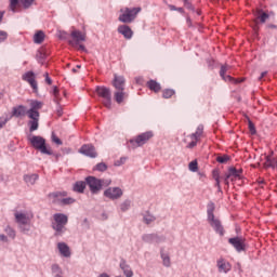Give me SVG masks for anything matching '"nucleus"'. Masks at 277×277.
Here are the masks:
<instances>
[{
	"label": "nucleus",
	"mask_w": 277,
	"mask_h": 277,
	"mask_svg": "<svg viewBox=\"0 0 277 277\" xmlns=\"http://www.w3.org/2000/svg\"><path fill=\"white\" fill-rule=\"evenodd\" d=\"M42 102L38 101H31L30 102V109L27 111L28 118H30L29 124V131H38L39 122H40V113L38 109H42Z\"/></svg>",
	"instance_id": "f257e3e1"
},
{
	"label": "nucleus",
	"mask_w": 277,
	"mask_h": 277,
	"mask_svg": "<svg viewBox=\"0 0 277 277\" xmlns=\"http://www.w3.org/2000/svg\"><path fill=\"white\" fill-rule=\"evenodd\" d=\"M70 40L68 44L74 49H78L79 51H85V45L82 42H85L87 35L78 29H72L70 32Z\"/></svg>",
	"instance_id": "f03ea898"
},
{
	"label": "nucleus",
	"mask_w": 277,
	"mask_h": 277,
	"mask_svg": "<svg viewBox=\"0 0 277 277\" xmlns=\"http://www.w3.org/2000/svg\"><path fill=\"white\" fill-rule=\"evenodd\" d=\"M142 12V8L137 6V8H122L120 9V15L118 17V21L120 23H133V21H135V18H137V14Z\"/></svg>",
	"instance_id": "7ed1b4c3"
},
{
	"label": "nucleus",
	"mask_w": 277,
	"mask_h": 277,
	"mask_svg": "<svg viewBox=\"0 0 277 277\" xmlns=\"http://www.w3.org/2000/svg\"><path fill=\"white\" fill-rule=\"evenodd\" d=\"M85 181L92 194H98L103 187H109L111 185V180H98L94 176H89Z\"/></svg>",
	"instance_id": "20e7f679"
},
{
	"label": "nucleus",
	"mask_w": 277,
	"mask_h": 277,
	"mask_svg": "<svg viewBox=\"0 0 277 277\" xmlns=\"http://www.w3.org/2000/svg\"><path fill=\"white\" fill-rule=\"evenodd\" d=\"M215 211V203H209L208 205V222L210 226L215 230V233H219V235H224V227L222 226V222H220L217 219H215V214L213 212Z\"/></svg>",
	"instance_id": "39448f33"
},
{
	"label": "nucleus",
	"mask_w": 277,
	"mask_h": 277,
	"mask_svg": "<svg viewBox=\"0 0 277 277\" xmlns=\"http://www.w3.org/2000/svg\"><path fill=\"white\" fill-rule=\"evenodd\" d=\"M29 142L32 147L36 148V150H40L42 155H53V150L51 148L47 147V141L42 136H30Z\"/></svg>",
	"instance_id": "423d86ee"
},
{
	"label": "nucleus",
	"mask_w": 277,
	"mask_h": 277,
	"mask_svg": "<svg viewBox=\"0 0 277 277\" xmlns=\"http://www.w3.org/2000/svg\"><path fill=\"white\" fill-rule=\"evenodd\" d=\"M53 220L52 228L56 232L55 235H62L68 224V216L63 213H56L53 215Z\"/></svg>",
	"instance_id": "0eeeda50"
},
{
	"label": "nucleus",
	"mask_w": 277,
	"mask_h": 277,
	"mask_svg": "<svg viewBox=\"0 0 277 277\" xmlns=\"http://www.w3.org/2000/svg\"><path fill=\"white\" fill-rule=\"evenodd\" d=\"M203 133H205V127L198 126L195 133H193L184 138L186 148H196V146L198 145V142H200V138L202 137Z\"/></svg>",
	"instance_id": "6e6552de"
},
{
	"label": "nucleus",
	"mask_w": 277,
	"mask_h": 277,
	"mask_svg": "<svg viewBox=\"0 0 277 277\" xmlns=\"http://www.w3.org/2000/svg\"><path fill=\"white\" fill-rule=\"evenodd\" d=\"M153 137H155L153 131L141 133L135 138L130 140V148H140V146L148 144Z\"/></svg>",
	"instance_id": "1a4fd4ad"
},
{
	"label": "nucleus",
	"mask_w": 277,
	"mask_h": 277,
	"mask_svg": "<svg viewBox=\"0 0 277 277\" xmlns=\"http://www.w3.org/2000/svg\"><path fill=\"white\" fill-rule=\"evenodd\" d=\"M95 92L102 98L104 107L111 109V90L107 87H96Z\"/></svg>",
	"instance_id": "9d476101"
},
{
	"label": "nucleus",
	"mask_w": 277,
	"mask_h": 277,
	"mask_svg": "<svg viewBox=\"0 0 277 277\" xmlns=\"http://www.w3.org/2000/svg\"><path fill=\"white\" fill-rule=\"evenodd\" d=\"M36 0H10V10L14 13L21 12V8H24V10H28V8H31L34 5V2Z\"/></svg>",
	"instance_id": "9b49d317"
},
{
	"label": "nucleus",
	"mask_w": 277,
	"mask_h": 277,
	"mask_svg": "<svg viewBox=\"0 0 277 277\" xmlns=\"http://www.w3.org/2000/svg\"><path fill=\"white\" fill-rule=\"evenodd\" d=\"M228 243L235 248L236 252H246V238L239 236L229 238Z\"/></svg>",
	"instance_id": "f8f14e48"
},
{
	"label": "nucleus",
	"mask_w": 277,
	"mask_h": 277,
	"mask_svg": "<svg viewBox=\"0 0 277 277\" xmlns=\"http://www.w3.org/2000/svg\"><path fill=\"white\" fill-rule=\"evenodd\" d=\"M23 81L29 83L30 88H32V92L38 94V81L36 80V74L34 71H28L22 76Z\"/></svg>",
	"instance_id": "ddd939ff"
},
{
	"label": "nucleus",
	"mask_w": 277,
	"mask_h": 277,
	"mask_svg": "<svg viewBox=\"0 0 277 277\" xmlns=\"http://www.w3.org/2000/svg\"><path fill=\"white\" fill-rule=\"evenodd\" d=\"M122 188L120 187H109L104 192L105 198L109 200H118L122 198Z\"/></svg>",
	"instance_id": "4468645a"
},
{
	"label": "nucleus",
	"mask_w": 277,
	"mask_h": 277,
	"mask_svg": "<svg viewBox=\"0 0 277 277\" xmlns=\"http://www.w3.org/2000/svg\"><path fill=\"white\" fill-rule=\"evenodd\" d=\"M79 153L81 155H85V157H91V159H95L97 157L96 149L94 148V145H82L79 149Z\"/></svg>",
	"instance_id": "2eb2a0df"
},
{
	"label": "nucleus",
	"mask_w": 277,
	"mask_h": 277,
	"mask_svg": "<svg viewBox=\"0 0 277 277\" xmlns=\"http://www.w3.org/2000/svg\"><path fill=\"white\" fill-rule=\"evenodd\" d=\"M31 217H34V215L29 216V214L27 213H22V212L15 213V222L19 224V226H27V224L31 222Z\"/></svg>",
	"instance_id": "dca6fc26"
},
{
	"label": "nucleus",
	"mask_w": 277,
	"mask_h": 277,
	"mask_svg": "<svg viewBox=\"0 0 277 277\" xmlns=\"http://www.w3.org/2000/svg\"><path fill=\"white\" fill-rule=\"evenodd\" d=\"M127 85V80L124 79L123 76H118V75H114V80H113V87L115 88V91L118 90H124Z\"/></svg>",
	"instance_id": "f3484780"
},
{
	"label": "nucleus",
	"mask_w": 277,
	"mask_h": 277,
	"mask_svg": "<svg viewBox=\"0 0 277 277\" xmlns=\"http://www.w3.org/2000/svg\"><path fill=\"white\" fill-rule=\"evenodd\" d=\"M216 266L220 272V274H228L230 269H233V266L228 263V261L224 259H219L216 261Z\"/></svg>",
	"instance_id": "a211bd4d"
},
{
	"label": "nucleus",
	"mask_w": 277,
	"mask_h": 277,
	"mask_svg": "<svg viewBox=\"0 0 277 277\" xmlns=\"http://www.w3.org/2000/svg\"><path fill=\"white\" fill-rule=\"evenodd\" d=\"M118 34H121L126 40H131V38H133V30L128 25H120L118 27Z\"/></svg>",
	"instance_id": "6ab92c4d"
},
{
	"label": "nucleus",
	"mask_w": 277,
	"mask_h": 277,
	"mask_svg": "<svg viewBox=\"0 0 277 277\" xmlns=\"http://www.w3.org/2000/svg\"><path fill=\"white\" fill-rule=\"evenodd\" d=\"M57 249L62 256H64L65 259H70L72 253L70 252V247H68V245H66V242H58Z\"/></svg>",
	"instance_id": "aec40b11"
},
{
	"label": "nucleus",
	"mask_w": 277,
	"mask_h": 277,
	"mask_svg": "<svg viewBox=\"0 0 277 277\" xmlns=\"http://www.w3.org/2000/svg\"><path fill=\"white\" fill-rule=\"evenodd\" d=\"M114 98L118 105H121V103H124V101L129 98V93H127L124 90H117L114 92Z\"/></svg>",
	"instance_id": "412c9836"
},
{
	"label": "nucleus",
	"mask_w": 277,
	"mask_h": 277,
	"mask_svg": "<svg viewBox=\"0 0 277 277\" xmlns=\"http://www.w3.org/2000/svg\"><path fill=\"white\" fill-rule=\"evenodd\" d=\"M66 196H68V193L66 192H56V193H51L49 195V197L53 199V202L55 205H62V200H64Z\"/></svg>",
	"instance_id": "4be33fe9"
},
{
	"label": "nucleus",
	"mask_w": 277,
	"mask_h": 277,
	"mask_svg": "<svg viewBox=\"0 0 277 277\" xmlns=\"http://www.w3.org/2000/svg\"><path fill=\"white\" fill-rule=\"evenodd\" d=\"M242 172L243 171L241 169L237 170L235 167H230L226 175L229 181H237V179H241Z\"/></svg>",
	"instance_id": "5701e85b"
},
{
	"label": "nucleus",
	"mask_w": 277,
	"mask_h": 277,
	"mask_svg": "<svg viewBox=\"0 0 277 277\" xmlns=\"http://www.w3.org/2000/svg\"><path fill=\"white\" fill-rule=\"evenodd\" d=\"M27 107H25L24 105H19L16 107H13L12 110V116L14 118H23V116H27Z\"/></svg>",
	"instance_id": "b1692460"
},
{
	"label": "nucleus",
	"mask_w": 277,
	"mask_h": 277,
	"mask_svg": "<svg viewBox=\"0 0 277 277\" xmlns=\"http://www.w3.org/2000/svg\"><path fill=\"white\" fill-rule=\"evenodd\" d=\"M120 268L122 269L124 276L133 277V271L131 269V266L129 264H127L126 260H121Z\"/></svg>",
	"instance_id": "393cba45"
},
{
	"label": "nucleus",
	"mask_w": 277,
	"mask_h": 277,
	"mask_svg": "<svg viewBox=\"0 0 277 277\" xmlns=\"http://www.w3.org/2000/svg\"><path fill=\"white\" fill-rule=\"evenodd\" d=\"M229 68H230V66H228V65H222L221 66L220 76L222 77V79L224 81H233V77L226 76V74L228 72Z\"/></svg>",
	"instance_id": "a878e982"
},
{
	"label": "nucleus",
	"mask_w": 277,
	"mask_h": 277,
	"mask_svg": "<svg viewBox=\"0 0 277 277\" xmlns=\"http://www.w3.org/2000/svg\"><path fill=\"white\" fill-rule=\"evenodd\" d=\"M147 88H149V90H151V92H161V84H159V82L155 81V80H149L147 82Z\"/></svg>",
	"instance_id": "bb28decb"
},
{
	"label": "nucleus",
	"mask_w": 277,
	"mask_h": 277,
	"mask_svg": "<svg viewBox=\"0 0 277 277\" xmlns=\"http://www.w3.org/2000/svg\"><path fill=\"white\" fill-rule=\"evenodd\" d=\"M39 176L36 173L24 175V181L27 185H36V181H38Z\"/></svg>",
	"instance_id": "cd10ccee"
},
{
	"label": "nucleus",
	"mask_w": 277,
	"mask_h": 277,
	"mask_svg": "<svg viewBox=\"0 0 277 277\" xmlns=\"http://www.w3.org/2000/svg\"><path fill=\"white\" fill-rule=\"evenodd\" d=\"M34 42L35 44H42V42H44V31H37L34 36Z\"/></svg>",
	"instance_id": "c85d7f7f"
},
{
	"label": "nucleus",
	"mask_w": 277,
	"mask_h": 277,
	"mask_svg": "<svg viewBox=\"0 0 277 277\" xmlns=\"http://www.w3.org/2000/svg\"><path fill=\"white\" fill-rule=\"evenodd\" d=\"M53 101L54 103H58L62 101V95H60V89L57 87L52 88Z\"/></svg>",
	"instance_id": "c756f323"
},
{
	"label": "nucleus",
	"mask_w": 277,
	"mask_h": 277,
	"mask_svg": "<svg viewBox=\"0 0 277 277\" xmlns=\"http://www.w3.org/2000/svg\"><path fill=\"white\" fill-rule=\"evenodd\" d=\"M85 189V182H76L74 185V192H78V194H83Z\"/></svg>",
	"instance_id": "7c9ffc66"
},
{
	"label": "nucleus",
	"mask_w": 277,
	"mask_h": 277,
	"mask_svg": "<svg viewBox=\"0 0 277 277\" xmlns=\"http://www.w3.org/2000/svg\"><path fill=\"white\" fill-rule=\"evenodd\" d=\"M176 92L172 89H166L162 91V98H172Z\"/></svg>",
	"instance_id": "2f4dec72"
},
{
	"label": "nucleus",
	"mask_w": 277,
	"mask_h": 277,
	"mask_svg": "<svg viewBox=\"0 0 277 277\" xmlns=\"http://www.w3.org/2000/svg\"><path fill=\"white\" fill-rule=\"evenodd\" d=\"M75 198L72 197H64L61 199V207H66L67 205H74Z\"/></svg>",
	"instance_id": "473e14b6"
},
{
	"label": "nucleus",
	"mask_w": 277,
	"mask_h": 277,
	"mask_svg": "<svg viewBox=\"0 0 277 277\" xmlns=\"http://www.w3.org/2000/svg\"><path fill=\"white\" fill-rule=\"evenodd\" d=\"M258 18H260L261 23H265L267 18H269V15L263 11H258Z\"/></svg>",
	"instance_id": "72a5a7b5"
},
{
	"label": "nucleus",
	"mask_w": 277,
	"mask_h": 277,
	"mask_svg": "<svg viewBox=\"0 0 277 277\" xmlns=\"http://www.w3.org/2000/svg\"><path fill=\"white\" fill-rule=\"evenodd\" d=\"M161 259L164 267H170L171 265L170 256L168 254L161 253Z\"/></svg>",
	"instance_id": "f704fd0d"
},
{
	"label": "nucleus",
	"mask_w": 277,
	"mask_h": 277,
	"mask_svg": "<svg viewBox=\"0 0 277 277\" xmlns=\"http://www.w3.org/2000/svg\"><path fill=\"white\" fill-rule=\"evenodd\" d=\"M5 233L11 239H16V232L12 227L8 226Z\"/></svg>",
	"instance_id": "c9c22d12"
},
{
	"label": "nucleus",
	"mask_w": 277,
	"mask_h": 277,
	"mask_svg": "<svg viewBox=\"0 0 277 277\" xmlns=\"http://www.w3.org/2000/svg\"><path fill=\"white\" fill-rule=\"evenodd\" d=\"M188 168L190 172H198V161L193 160L192 162H189Z\"/></svg>",
	"instance_id": "e433bc0d"
},
{
	"label": "nucleus",
	"mask_w": 277,
	"mask_h": 277,
	"mask_svg": "<svg viewBox=\"0 0 277 277\" xmlns=\"http://www.w3.org/2000/svg\"><path fill=\"white\" fill-rule=\"evenodd\" d=\"M94 170H97L98 172H105V170H107V164H105V162H100L95 166Z\"/></svg>",
	"instance_id": "4c0bfd02"
},
{
	"label": "nucleus",
	"mask_w": 277,
	"mask_h": 277,
	"mask_svg": "<svg viewBox=\"0 0 277 277\" xmlns=\"http://www.w3.org/2000/svg\"><path fill=\"white\" fill-rule=\"evenodd\" d=\"M130 207H131V201L126 200L121 203L120 209L121 211H129Z\"/></svg>",
	"instance_id": "58836bf2"
},
{
	"label": "nucleus",
	"mask_w": 277,
	"mask_h": 277,
	"mask_svg": "<svg viewBox=\"0 0 277 277\" xmlns=\"http://www.w3.org/2000/svg\"><path fill=\"white\" fill-rule=\"evenodd\" d=\"M156 217L150 215V214H146L144 216V222L145 224H153V222H155Z\"/></svg>",
	"instance_id": "ea45409f"
},
{
	"label": "nucleus",
	"mask_w": 277,
	"mask_h": 277,
	"mask_svg": "<svg viewBox=\"0 0 277 277\" xmlns=\"http://www.w3.org/2000/svg\"><path fill=\"white\" fill-rule=\"evenodd\" d=\"M8 40V32L5 30H0V44Z\"/></svg>",
	"instance_id": "a19ab883"
},
{
	"label": "nucleus",
	"mask_w": 277,
	"mask_h": 277,
	"mask_svg": "<svg viewBox=\"0 0 277 277\" xmlns=\"http://www.w3.org/2000/svg\"><path fill=\"white\" fill-rule=\"evenodd\" d=\"M52 142H54V144H56L57 146H62V140H60V137H57V135H55L54 133L52 134Z\"/></svg>",
	"instance_id": "79ce46f5"
},
{
	"label": "nucleus",
	"mask_w": 277,
	"mask_h": 277,
	"mask_svg": "<svg viewBox=\"0 0 277 277\" xmlns=\"http://www.w3.org/2000/svg\"><path fill=\"white\" fill-rule=\"evenodd\" d=\"M216 161L219 163H226V161H228V157L227 156H220L216 158Z\"/></svg>",
	"instance_id": "37998d69"
},
{
	"label": "nucleus",
	"mask_w": 277,
	"mask_h": 277,
	"mask_svg": "<svg viewBox=\"0 0 277 277\" xmlns=\"http://www.w3.org/2000/svg\"><path fill=\"white\" fill-rule=\"evenodd\" d=\"M43 77L45 78V83H48V85L53 83V80H51V77H49V72H45Z\"/></svg>",
	"instance_id": "c03bdc74"
},
{
	"label": "nucleus",
	"mask_w": 277,
	"mask_h": 277,
	"mask_svg": "<svg viewBox=\"0 0 277 277\" xmlns=\"http://www.w3.org/2000/svg\"><path fill=\"white\" fill-rule=\"evenodd\" d=\"M249 130L252 133V135L256 133V129L254 128V123H252V121H249Z\"/></svg>",
	"instance_id": "a18cd8bd"
},
{
	"label": "nucleus",
	"mask_w": 277,
	"mask_h": 277,
	"mask_svg": "<svg viewBox=\"0 0 277 277\" xmlns=\"http://www.w3.org/2000/svg\"><path fill=\"white\" fill-rule=\"evenodd\" d=\"M212 176H213L214 181L220 180V171L214 170V171L212 172Z\"/></svg>",
	"instance_id": "49530a36"
},
{
	"label": "nucleus",
	"mask_w": 277,
	"mask_h": 277,
	"mask_svg": "<svg viewBox=\"0 0 277 277\" xmlns=\"http://www.w3.org/2000/svg\"><path fill=\"white\" fill-rule=\"evenodd\" d=\"M155 237V235L153 234H148L143 236V241H150V239H153Z\"/></svg>",
	"instance_id": "de8ad7c7"
},
{
	"label": "nucleus",
	"mask_w": 277,
	"mask_h": 277,
	"mask_svg": "<svg viewBox=\"0 0 277 277\" xmlns=\"http://www.w3.org/2000/svg\"><path fill=\"white\" fill-rule=\"evenodd\" d=\"M6 123H8V118L1 120V122H0V129H3V127H5Z\"/></svg>",
	"instance_id": "09e8293b"
},
{
	"label": "nucleus",
	"mask_w": 277,
	"mask_h": 277,
	"mask_svg": "<svg viewBox=\"0 0 277 277\" xmlns=\"http://www.w3.org/2000/svg\"><path fill=\"white\" fill-rule=\"evenodd\" d=\"M169 10H171V12H176V6L174 4H168Z\"/></svg>",
	"instance_id": "8fccbe9b"
},
{
	"label": "nucleus",
	"mask_w": 277,
	"mask_h": 277,
	"mask_svg": "<svg viewBox=\"0 0 277 277\" xmlns=\"http://www.w3.org/2000/svg\"><path fill=\"white\" fill-rule=\"evenodd\" d=\"M215 187H217L219 192H222V186L220 185V179L215 181Z\"/></svg>",
	"instance_id": "3c124183"
},
{
	"label": "nucleus",
	"mask_w": 277,
	"mask_h": 277,
	"mask_svg": "<svg viewBox=\"0 0 277 277\" xmlns=\"http://www.w3.org/2000/svg\"><path fill=\"white\" fill-rule=\"evenodd\" d=\"M0 241H8V236L0 234Z\"/></svg>",
	"instance_id": "603ef678"
},
{
	"label": "nucleus",
	"mask_w": 277,
	"mask_h": 277,
	"mask_svg": "<svg viewBox=\"0 0 277 277\" xmlns=\"http://www.w3.org/2000/svg\"><path fill=\"white\" fill-rule=\"evenodd\" d=\"M228 181H230V177H228V175H225V179H224L225 185H229Z\"/></svg>",
	"instance_id": "864d4df0"
},
{
	"label": "nucleus",
	"mask_w": 277,
	"mask_h": 277,
	"mask_svg": "<svg viewBox=\"0 0 277 277\" xmlns=\"http://www.w3.org/2000/svg\"><path fill=\"white\" fill-rule=\"evenodd\" d=\"M175 12H180V14H185V10L183 8H177Z\"/></svg>",
	"instance_id": "5fc2aeb1"
},
{
	"label": "nucleus",
	"mask_w": 277,
	"mask_h": 277,
	"mask_svg": "<svg viewBox=\"0 0 277 277\" xmlns=\"http://www.w3.org/2000/svg\"><path fill=\"white\" fill-rule=\"evenodd\" d=\"M184 1V4L186 5V8H192V4L189 3L188 0H183Z\"/></svg>",
	"instance_id": "6e6d98bb"
},
{
	"label": "nucleus",
	"mask_w": 277,
	"mask_h": 277,
	"mask_svg": "<svg viewBox=\"0 0 277 277\" xmlns=\"http://www.w3.org/2000/svg\"><path fill=\"white\" fill-rule=\"evenodd\" d=\"M267 76V71H263L262 74H261V76H260V81H261V79H263V77H266Z\"/></svg>",
	"instance_id": "4d7b16f0"
},
{
	"label": "nucleus",
	"mask_w": 277,
	"mask_h": 277,
	"mask_svg": "<svg viewBox=\"0 0 277 277\" xmlns=\"http://www.w3.org/2000/svg\"><path fill=\"white\" fill-rule=\"evenodd\" d=\"M52 269H53V272H55V269H60V266L58 265H53Z\"/></svg>",
	"instance_id": "13d9d810"
},
{
	"label": "nucleus",
	"mask_w": 277,
	"mask_h": 277,
	"mask_svg": "<svg viewBox=\"0 0 277 277\" xmlns=\"http://www.w3.org/2000/svg\"><path fill=\"white\" fill-rule=\"evenodd\" d=\"M3 21V12H0V23Z\"/></svg>",
	"instance_id": "bf43d9fd"
},
{
	"label": "nucleus",
	"mask_w": 277,
	"mask_h": 277,
	"mask_svg": "<svg viewBox=\"0 0 277 277\" xmlns=\"http://www.w3.org/2000/svg\"><path fill=\"white\" fill-rule=\"evenodd\" d=\"M57 115H58V116H62V108H58V109H57Z\"/></svg>",
	"instance_id": "052dcab7"
},
{
	"label": "nucleus",
	"mask_w": 277,
	"mask_h": 277,
	"mask_svg": "<svg viewBox=\"0 0 277 277\" xmlns=\"http://www.w3.org/2000/svg\"><path fill=\"white\" fill-rule=\"evenodd\" d=\"M98 277H109V275L104 273V274L100 275Z\"/></svg>",
	"instance_id": "680f3d73"
},
{
	"label": "nucleus",
	"mask_w": 277,
	"mask_h": 277,
	"mask_svg": "<svg viewBox=\"0 0 277 277\" xmlns=\"http://www.w3.org/2000/svg\"><path fill=\"white\" fill-rule=\"evenodd\" d=\"M187 23H188V25H192V19L188 18V19H187Z\"/></svg>",
	"instance_id": "e2e57ef3"
},
{
	"label": "nucleus",
	"mask_w": 277,
	"mask_h": 277,
	"mask_svg": "<svg viewBox=\"0 0 277 277\" xmlns=\"http://www.w3.org/2000/svg\"><path fill=\"white\" fill-rule=\"evenodd\" d=\"M64 96H66V91H63Z\"/></svg>",
	"instance_id": "0e129e2a"
},
{
	"label": "nucleus",
	"mask_w": 277,
	"mask_h": 277,
	"mask_svg": "<svg viewBox=\"0 0 277 277\" xmlns=\"http://www.w3.org/2000/svg\"><path fill=\"white\" fill-rule=\"evenodd\" d=\"M259 183H264V181H263V180H261V181H259Z\"/></svg>",
	"instance_id": "69168bd1"
},
{
	"label": "nucleus",
	"mask_w": 277,
	"mask_h": 277,
	"mask_svg": "<svg viewBox=\"0 0 277 277\" xmlns=\"http://www.w3.org/2000/svg\"><path fill=\"white\" fill-rule=\"evenodd\" d=\"M271 27L275 28L276 26H274V25H271Z\"/></svg>",
	"instance_id": "338daca9"
}]
</instances>
